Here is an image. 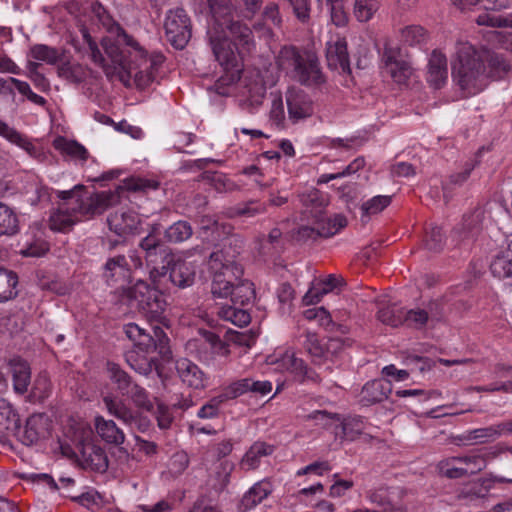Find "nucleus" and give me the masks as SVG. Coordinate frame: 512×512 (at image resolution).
<instances>
[{"mask_svg":"<svg viewBox=\"0 0 512 512\" xmlns=\"http://www.w3.org/2000/svg\"><path fill=\"white\" fill-rule=\"evenodd\" d=\"M211 20L207 28V40L215 60L229 74V81L240 78L242 71L241 49L249 50L253 43L252 30L235 19L231 0H208Z\"/></svg>","mask_w":512,"mask_h":512,"instance_id":"obj_1","label":"nucleus"},{"mask_svg":"<svg viewBox=\"0 0 512 512\" xmlns=\"http://www.w3.org/2000/svg\"><path fill=\"white\" fill-rule=\"evenodd\" d=\"M159 236L160 225L155 224L139 243L146 265L150 268L151 282L161 283V279L168 276L174 287L185 289L192 286L196 277L194 264L177 257Z\"/></svg>","mask_w":512,"mask_h":512,"instance_id":"obj_2","label":"nucleus"},{"mask_svg":"<svg viewBox=\"0 0 512 512\" xmlns=\"http://www.w3.org/2000/svg\"><path fill=\"white\" fill-rule=\"evenodd\" d=\"M451 76L463 98L482 92L488 86V76L480 49L468 42L458 43L451 63Z\"/></svg>","mask_w":512,"mask_h":512,"instance_id":"obj_3","label":"nucleus"},{"mask_svg":"<svg viewBox=\"0 0 512 512\" xmlns=\"http://www.w3.org/2000/svg\"><path fill=\"white\" fill-rule=\"evenodd\" d=\"M159 285L137 280L124 291V298L149 323L169 327L168 303Z\"/></svg>","mask_w":512,"mask_h":512,"instance_id":"obj_4","label":"nucleus"},{"mask_svg":"<svg viewBox=\"0 0 512 512\" xmlns=\"http://www.w3.org/2000/svg\"><path fill=\"white\" fill-rule=\"evenodd\" d=\"M276 64L294 81L307 87H318L326 82L318 58L309 52H301L295 46L280 49Z\"/></svg>","mask_w":512,"mask_h":512,"instance_id":"obj_5","label":"nucleus"},{"mask_svg":"<svg viewBox=\"0 0 512 512\" xmlns=\"http://www.w3.org/2000/svg\"><path fill=\"white\" fill-rule=\"evenodd\" d=\"M245 246V239L240 234H232L226 237L220 248L216 249L209 255L208 265L213 273L227 276H242L243 267L237 262L238 256L242 253Z\"/></svg>","mask_w":512,"mask_h":512,"instance_id":"obj_6","label":"nucleus"},{"mask_svg":"<svg viewBox=\"0 0 512 512\" xmlns=\"http://www.w3.org/2000/svg\"><path fill=\"white\" fill-rule=\"evenodd\" d=\"M105 374L113 388L122 396L131 399L134 405L147 412L153 410V402L146 389L140 386L118 363L107 361Z\"/></svg>","mask_w":512,"mask_h":512,"instance_id":"obj_7","label":"nucleus"},{"mask_svg":"<svg viewBox=\"0 0 512 512\" xmlns=\"http://www.w3.org/2000/svg\"><path fill=\"white\" fill-rule=\"evenodd\" d=\"M235 277L216 273L211 283V293L214 297L224 298L230 296L234 305L246 306L255 299V289L252 282Z\"/></svg>","mask_w":512,"mask_h":512,"instance_id":"obj_8","label":"nucleus"},{"mask_svg":"<svg viewBox=\"0 0 512 512\" xmlns=\"http://www.w3.org/2000/svg\"><path fill=\"white\" fill-rule=\"evenodd\" d=\"M124 333L134 344L137 351L145 354L157 351L160 356L167 357L171 354L169 338L164 332L161 324L153 326V335L136 323H128L123 327Z\"/></svg>","mask_w":512,"mask_h":512,"instance_id":"obj_9","label":"nucleus"},{"mask_svg":"<svg viewBox=\"0 0 512 512\" xmlns=\"http://www.w3.org/2000/svg\"><path fill=\"white\" fill-rule=\"evenodd\" d=\"M313 226L300 225L294 232L293 237L299 243L315 242L319 238H329L337 234L347 226V219L342 214H335L333 217L315 214Z\"/></svg>","mask_w":512,"mask_h":512,"instance_id":"obj_10","label":"nucleus"},{"mask_svg":"<svg viewBox=\"0 0 512 512\" xmlns=\"http://www.w3.org/2000/svg\"><path fill=\"white\" fill-rule=\"evenodd\" d=\"M167 41L177 50L184 49L192 37V22L183 8L167 11L164 20Z\"/></svg>","mask_w":512,"mask_h":512,"instance_id":"obj_11","label":"nucleus"},{"mask_svg":"<svg viewBox=\"0 0 512 512\" xmlns=\"http://www.w3.org/2000/svg\"><path fill=\"white\" fill-rule=\"evenodd\" d=\"M187 348L190 353L202 363L209 365L217 355L228 356L229 345L221 340L214 332L200 329L199 337L188 341Z\"/></svg>","mask_w":512,"mask_h":512,"instance_id":"obj_12","label":"nucleus"},{"mask_svg":"<svg viewBox=\"0 0 512 512\" xmlns=\"http://www.w3.org/2000/svg\"><path fill=\"white\" fill-rule=\"evenodd\" d=\"M410 490L401 486H387L381 484L366 492V498L381 508L379 512H407L405 498Z\"/></svg>","mask_w":512,"mask_h":512,"instance_id":"obj_13","label":"nucleus"},{"mask_svg":"<svg viewBox=\"0 0 512 512\" xmlns=\"http://www.w3.org/2000/svg\"><path fill=\"white\" fill-rule=\"evenodd\" d=\"M483 219L484 211L481 208H475L469 213L464 214L462 221L452 231L453 240L458 245L470 244L480 233Z\"/></svg>","mask_w":512,"mask_h":512,"instance_id":"obj_14","label":"nucleus"},{"mask_svg":"<svg viewBox=\"0 0 512 512\" xmlns=\"http://www.w3.org/2000/svg\"><path fill=\"white\" fill-rule=\"evenodd\" d=\"M119 195L112 191H101L91 194L87 198L77 199V208L80 216L90 218L100 215L110 206L118 202Z\"/></svg>","mask_w":512,"mask_h":512,"instance_id":"obj_15","label":"nucleus"},{"mask_svg":"<svg viewBox=\"0 0 512 512\" xmlns=\"http://www.w3.org/2000/svg\"><path fill=\"white\" fill-rule=\"evenodd\" d=\"M278 363L279 367L291 373L300 383L311 382L319 384L321 382L320 375L309 367L303 359L296 357L293 352L287 351Z\"/></svg>","mask_w":512,"mask_h":512,"instance_id":"obj_16","label":"nucleus"},{"mask_svg":"<svg viewBox=\"0 0 512 512\" xmlns=\"http://www.w3.org/2000/svg\"><path fill=\"white\" fill-rule=\"evenodd\" d=\"M175 369L177 376L185 386L194 390H203L208 386L209 377L190 359L176 360Z\"/></svg>","mask_w":512,"mask_h":512,"instance_id":"obj_17","label":"nucleus"},{"mask_svg":"<svg viewBox=\"0 0 512 512\" xmlns=\"http://www.w3.org/2000/svg\"><path fill=\"white\" fill-rule=\"evenodd\" d=\"M289 119L296 123L312 116L314 109L310 97L302 90L291 88L286 92Z\"/></svg>","mask_w":512,"mask_h":512,"instance_id":"obj_18","label":"nucleus"},{"mask_svg":"<svg viewBox=\"0 0 512 512\" xmlns=\"http://www.w3.org/2000/svg\"><path fill=\"white\" fill-rule=\"evenodd\" d=\"M327 65L332 70H341L342 73H351L347 41L337 36L326 44Z\"/></svg>","mask_w":512,"mask_h":512,"instance_id":"obj_19","label":"nucleus"},{"mask_svg":"<svg viewBox=\"0 0 512 512\" xmlns=\"http://www.w3.org/2000/svg\"><path fill=\"white\" fill-rule=\"evenodd\" d=\"M18 253L23 257H42L50 249L45 240L44 232L36 227H30L18 242Z\"/></svg>","mask_w":512,"mask_h":512,"instance_id":"obj_20","label":"nucleus"},{"mask_svg":"<svg viewBox=\"0 0 512 512\" xmlns=\"http://www.w3.org/2000/svg\"><path fill=\"white\" fill-rule=\"evenodd\" d=\"M97 17L105 30L109 34L114 35L118 42L123 43L124 46L129 47L133 51H138L141 55L146 53V49L132 35L128 34L104 8L97 12Z\"/></svg>","mask_w":512,"mask_h":512,"instance_id":"obj_21","label":"nucleus"},{"mask_svg":"<svg viewBox=\"0 0 512 512\" xmlns=\"http://www.w3.org/2000/svg\"><path fill=\"white\" fill-rule=\"evenodd\" d=\"M49 435V419L43 413L32 414L26 420L24 430L17 435L23 444L31 446Z\"/></svg>","mask_w":512,"mask_h":512,"instance_id":"obj_22","label":"nucleus"},{"mask_svg":"<svg viewBox=\"0 0 512 512\" xmlns=\"http://www.w3.org/2000/svg\"><path fill=\"white\" fill-rule=\"evenodd\" d=\"M76 449L85 464L92 470L103 473L108 469V457L104 449L91 440H79Z\"/></svg>","mask_w":512,"mask_h":512,"instance_id":"obj_23","label":"nucleus"},{"mask_svg":"<svg viewBox=\"0 0 512 512\" xmlns=\"http://www.w3.org/2000/svg\"><path fill=\"white\" fill-rule=\"evenodd\" d=\"M272 387V383L268 380H255L250 377L235 380L226 386L232 400L246 393L263 397L272 391Z\"/></svg>","mask_w":512,"mask_h":512,"instance_id":"obj_24","label":"nucleus"},{"mask_svg":"<svg viewBox=\"0 0 512 512\" xmlns=\"http://www.w3.org/2000/svg\"><path fill=\"white\" fill-rule=\"evenodd\" d=\"M495 483L512 484V478H506L492 474H490L488 477L479 478L464 485L458 493V498L469 500L484 498L489 494Z\"/></svg>","mask_w":512,"mask_h":512,"instance_id":"obj_25","label":"nucleus"},{"mask_svg":"<svg viewBox=\"0 0 512 512\" xmlns=\"http://www.w3.org/2000/svg\"><path fill=\"white\" fill-rule=\"evenodd\" d=\"M483 62L486 65L488 83L490 80H501L511 71V63L506 56L489 49H480Z\"/></svg>","mask_w":512,"mask_h":512,"instance_id":"obj_26","label":"nucleus"},{"mask_svg":"<svg viewBox=\"0 0 512 512\" xmlns=\"http://www.w3.org/2000/svg\"><path fill=\"white\" fill-rule=\"evenodd\" d=\"M391 392L392 383L389 380L374 379L363 386L359 402L362 406H371L386 400Z\"/></svg>","mask_w":512,"mask_h":512,"instance_id":"obj_27","label":"nucleus"},{"mask_svg":"<svg viewBox=\"0 0 512 512\" xmlns=\"http://www.w3.org/2000/svg\"><path fill=\"white\" fill-rule=\"evenodd\" d=\"M109 229L120 237L133 233L140 223L138 215L133 211H115L107 217Z\"/></svg>","mask_w":512,"mask_h":512,"instance_id":"obj_28","label":"nucleus"},{"mask_svg":"<svg viewBox=\"0 0 512 512\" xmlns=\"http://www.w3.org/2000/svg\"><path fill=\"white\" fill-rule=\"evenodd\" d=\"M448 78L446 56L434 50L428 61L427 82L435 89H440Z\"/></svg>","mask_w":512,"mask_h":512,"instance_id":"obj_29","label":"nucleus"},{"mask_svg":"<svg viewBox=\"0 0 512 512\" xmlns=\"http://www.w3.org/2000/svg\"><path fill=\"white\" fill-rule=\"evenodd\" d=\"M382 62L384 69L392 79L399 83H405L411 76V67L405 61L398 60L396 52L390 48H385L382 55Z\"/></svg>","mask_w":512,"mask_h":512,"instance_id":"obj_30","label":"nucleus"},{"mask_svg":"<svg viewBox=\"0 0 512 512\" xmlns=\"http://www.w3.org/2000/svg\"><path fill=\"white\" fill-rule=\"evenodd\" d=\"M9 366L15 393L19 395L27 393L31 385V369L29 364L20 358H14L10 360Z\"/></svg>","mask_w":512,"mask_h":512,"instance_id":"obj_31","label":"nucleus"},{"mask_svg":"<svg viewBox=\"0 0 512 512\" xmlns=\"http://www.w3.org/2000/svg\"><path fill=\"white\" fill-rule=\"evenodd\" d=\"M300 337L303 338L302 346L310 356L312 364L319 366L325 363L328 359L329 350L322 343L319 336L314 332L306 330Z\"/></svg>","mask_w":512,"mask_h":512,"instance_id":"obj_32","label":"nucleus"},{"mask_svg":"<svg viewBox=\"0 0 512 512\" xmlns=\"http://www.w3.org/2000/svg\"><path fill=\"white\" fill-rule=\"evenodd\" d=\"M79 212L76 207H68L62 204L56 212L51 214L49 226L51 230L58 232H67L72 226L80 220Z\"/></svg>","mask_w":512,"mask_h":512,"instance_id":"obj_33","label":"nucleus"},{"mask_svg":"<svg viewBox=\"0 0 512 512\" xmlns=\"http://www.w3.org/2000/svg\"><path fill=\"white\" fill-rule=\"evenodd\" d=\"M20 433V418L11 403L0 398V435H18Z\"/></svg>","mask_w":512,"mask_h":512,"instance_id":"obj_34","label":"nucleus"},{"mask_svg":"<svg viewBox=\"0 0 512 512\" xmlns=\"http://www.w3.org/2000/svg\"><path fill=\"white\" fill-rule=\"evenodd\" d=\"M344 280L334 274H330L325 279L321 280L317 285L310 288L303 297V302L306 305L317 304L321 298L332 292L334 289L343 285Z\"/></svg>","mask_w":512,"mask_h":512,"instance_id":"obj_35","label":"nucleus"},{"mask_svg":"<svg viewBox=\"0 0 512 512\" xmlns=\"http://www.w3.org/2000/svg\"><path fill=\"white\" fill-rule=\"evenodd\" d=\"M97 434L108 444L119 446L125 441V434L113 420H106L103 416H96L94 420Z\"/></svg>","mask_w":512,"mask_h":512,"instance_id":"obj_36","label":"nucleus"},{"mask_svg":"<svg viewBox=\"0 0 512 512\" xmlns=\"http://www.w3.org/2000/svg\"><path fill=\"white\" fill-rule=\"evenodd\" d=\"M271 484L260 481L255 483L242 497L239 505V512H248L260 504L271 493Z\"/></svg>","mask_w":512,"mask_h":512,"instance_id":"obj_37","label":"nucleus"},{"mask_svg":"<svg viewBox=\"0 0 512 512\" xmlns=\"http://www.w3.org/2000/svg\"><path fill=\"white\" fill-rule=\"evenodd\" d=\"M339 425L336 427L335 434L341 440L354 441L364 431V418L361 416L342 417L337 421Z\"/></svg>","mask_w":512,"mask_h":512,"instance_id":"obj_38","label":"nucleus"},{"mask_svg":"<svg viewBox=\"0 0 512 512\" xmlns=\"http://www.w3.org/2000/svg\"><path fill=\"white\" fill-rule=\"evenodd\" d=\"M129 263L125 255L107 259L103 267V277L108 285H114L129 272Z\"/></svg>","mask_w":512,"mask_h":512,"instance_id":"obj_39","label":"nucleus"},{"mask_svg":"<svg viewBox=\"0 0 512 512\" xmlns=\"http://www.w3.org/2000/svg\"><path fill=\"white\" fill-rule=\"evenodd\" d=\"M53 147L62 155L72 160L86 162L89 158L87 149L76 140H69L63 136H58L53 141Z\"/></svg>","mask_w":512,"mask_h":512,"instance_id":"obj_40","label":"nucleus"},{"mask_svg":"<svg viewBox=\"0 0 512 512\" xmlns=\"http://www.w3.org/2000/svg\"><path fill=\"white\" fill-rule=\"evenodd\" d=\"M127 364L137 373L148 376L153 370L158 369L159 361L157 358L148 357L145 353L131 350L125 354Z\"/></svg>","mask_w":512,"mask_h":512,"instance_id":"obj_41","label":"nucleus"},{"mask_svg":"<svg viewBox=\"0 0 512 512\" xmlns=\"http://www.w3.org/2000/svg\"><path fill=\"white\" fill-rule=\"evenodd\" d=\"M18 283L17 273L0 265V303L12 300L18 296Z\"/></svg>","mask_w":512,"mask_h":512,"instance_id":"obj_42","label":"nucleus"},{"mask_svg":"<svg viewBox=\"0 0 512 512\" xmlns=\"http://www.w3.org/2000/svg\"><path fill=\"white\" fill-rule=\"evenodd\" d=\"M274 452V446L266 442L256 441L244 454L240 465L246 470L258 467L261 457L269 456Z\"/></svg>","mask_w":512,"mask_h":512,"instance_id":"obj_43","label":"nucleus"},{"mask_svg":"<svg viewBox=\"0 0 512 512\" xmlns=\"http://www.w3.org/2000/svg\"><path fill=\"white\" fill-rule=\"evenodd\" d=\"M300 201L305 206L306 212L314 218L315 214L324 215V209L327 205L325 195L318 189L312 188L300 194Z\"/></svg>","mask_w":512,"mask_h":512,"instance_id":"obj_44","label":"nucleus"},{"mask_svg":"<svg viewBox=\"0 0 512 512\" xmlns=\"http://www.w3.org/2000/svg\"><path fill=\"white\" fill-rule=\"evenodd\" d=\"M103 403L109 414L121 420L125 425L133 419L134 410L122 398L107 395L103 397Z\"/></svg>","mask_w":512,"mask_h":512,"instance_id":"obj_45","label":"nucleus"},{"mask_svg":"<svg viewBox=\"0 0 512 512\" xmlns=\"http://www.w3.org/2000/svg\"><path fill=\"white\" fill-rule=\"evenodd\" d=\"M0 136L10 143L19 146L31 156H36L38 153L37 147L26 135L9 126L6 122L0 127Z\"/></svg>","mask_w":512,"mask_h":512,"instance_id":"obj_46","label":"nucleus"},{"mask_svg":"<svg viewBox=\"0 0 512 512\" xmlns=\"http://www.w3.org/2000/svg\"><path fill=\"white\" fill-rule=\"evenodd\" d=\"M19 230V218L14 209L0 202V237L14 236Z\"/></svg>","mask_w":512,"mask_h":512,"instance_id":"obj_47","label":"nucleus"},{"mask_svg":"<svg viewBox=\"0 0 512 512\" xmlns=\"http://www.w3.org/2000/svg\"><path fill=\"white\" fill-rule=\"evenodd\" d=\"M267 211V204L257 199H251L243 203H239L228 210L230 218L246 217L252 218Z\"/></svg>","mask_w":512,"mask_h":512,"instance_id":"obj_48","label":"nucleus"},{"mask_svg":"<svg viewBox=\"0 0 512 512\" xmlns=\"http://www.w3.org/2000/svg\"><path fill=\"white\" fill-rule=\"evenodd\" d=\"M217 316L231 322L235 326L244 327L251 322V316L247 309L238 308L236 305H223L218 308Z\"/></svg>","mask_w":512,"mask_h":512,"instance_id":"obj_49","label":"nucleus"},{"mask_svg":"<svg viewBox=\"0 0 512 512\" xmlns=\"http://www.w3.org/2000/svg\"><path fill=\"white\" fill-rule=\"evenodd\" d=\"M57 75L69 83L79 85L86 80L87 71L80 63L66 61L57 67Z\"/></svg>","mask_w":512,"mask_h":512,"instance_id":"obj_50","label":"nucleus"},{"mask_svg":"<svg viewBox=\"0 0 512 512\" xmlns=\"http://www.w3.org/2000/svg\"><path fill=\"white\" fill-rule=\"evenodd\" d=\"M193 235V228L190 222L186 220H179L171 224L164 231V238L168 243L179 244L188 239Z\"/></svg>","mask_w":512,"mask_h":512,"instance_id":"obj_51","label":"nucleus"},{"mask_svg":"<svg viewBox=\"0 0 512 512\" xmlns=\"http://www.w3.org/2000/svg\"><path fill=\"white\" fill-rule=\"evenodd\" d=\"M229 400L232 399L227 391V388L224 387L218 395L212 397L199 409L197 416L201 419L216 418L219 416L221 406Z\"/></svg>","mask_w":512,"mask_h":512,"instance_id":"obj_52","label":"nucleus"},{"mask_svg":"<svg viewBox=\"0 0 512 512\" xmlns=\"http://www.w3.org/2000/svg\"><path fill=\"white\" fill-rule=\"evenodd\" d=\"M490 271L494 277L499 279L512 278V257L506 250L501 251L493 258Z\"/></svg>","mask_w":512,"mask_h":512,"instance_id":"obj_53","label":"nucleus"},{"mask_svg":"<svg viewBox=\"0 0 512 512\" xmlns=\"http://www.w3.org/2000/svg\"><path fill=\"white\" fill-rule=\"evenodd\" d=\"M29 56L37 61H43L49 65H55L61 60L57 48L45 44H34L30 47Z\"/></svg>","mask_w":512,"mask_h":512,"instance_id":"obj_54","label":"nucleus"},{"mask_svg":"<svg viewBox=\"0 0 512 512\" xmlns=\"http://www.w3.org/2000/svg\"><path fill=\"white\" fill-rule=\"evenodd\" d=\"M377 318L383 324L398 327L403 325L404 308L397 307L396 305L382 307L377 312Z\"/></svg>","mask_w":512,"mask_h":512,"instance_id":"obj_55","label":"nucleus"},{"mask_svg":"<svg viewBox=\"0 0 512 512\" xmlns=\"http://www.w3.org/2000/svg\"><path fill=\"white\" fill-rule=\"evenodd\" d=\"M158 187L159 182L156 180L141 177H130L124 180L123 185L119 186L118 190L146 193L151 190H157Z\"/></svg>","mask_w":512,"mask_h":512,"instance_id":"obj_56","label":"nucleus"},{"mask_svg":"<svg viewBox=\"0 0 512 512\" xmlns=\"http://www.w3.org/2000/svg\"><path fill=\"white\" fill-rule=\"evenodd\" d=\"M380 7L379 0H355L353 13L359 22H367Z\"/></svg>","mask_w":512,"mask_h":512,"instance_id":"obj_57","label":"nucleus"},{"mask_svg":"<svg viewBox=\"0 0 512 512\" xmlns=\"http://www.w3.org/2000/svg\"><path fill=\"white\" fill-rule=\"evenodd\" d=\"M52 385L47 373L42 372L35 378L31 387L30 397L36 401H44L51 393Z\"/></svg>","mask_w":512,"mask_h":512,"instance_id":"obj_58","label":"nucleus"},{"mask_svg":"<svg viewBox=\"0 0 512 512\" xmlns=\"http://www.w3.org/2000/svg\"><path fill=\"white\" fill-rule=\"evenodd\" d=\"M203 178L208 180L214 189L220 193L233 191L237 187L225 174L218 171H206L203 173Z\"/></svg>","mask_w":512,"mask_h":512,"instance_id":"obj_59","label":"nucleus"},{"mask_svg":"<svg viewBox=\"0 0 512 512\" xmlns=\"http://www.w3.org/2000/svg\"><path fill=\"white\" fill-rule=\"evenodd\" d=\"M428 321L429 312H427L425 309H404L403 325H406L409 328L420 330L426 326Z\"/></svg>","mask_w":512,"mask_h":512,"instance_id":"obj_60","label":"nucleus"},{"mask_svg":"<svg viewBox=\"0 0 512 512\" xmlns=\"http://www.w3.org/2000/svg\"><path fill=\"white\" fill-rule=\"evenodd\" d=\"M497 438H499V433L495 425L470 430L462 437L463 440L476 443H486Z\"/></svg>","mask_w":512,"mask_h":512,"instance_id":"obj_61","label":"nucleus"},{"mask_svg":"<svg viewBox=\"0 0 512 512\" xmlns=\"http://www.w3.org/2000/svg\"><path fill=\"white\" fill-rule=\"evenodd\" d=\"M391 203V197L385 195L374 196L368 201L364 202L361 206L362 219L368 218L370 215H375L383 211Z\"/></svg>","mask_w":512,"mask_h":512,"instance_id":"obj_62","label":"nucleus"},{"mask_svg":"<svg viewBox=\"0 0 512 512\" xmlns=\"http://www.w3.org/2000/svg\"><path fill=\"white\" fill-rule=\"evenodd\" d=\"M271 95L273 99L269 113L270 121L277 128H284L285 110L282 95L280 93H272Z\"/></svg>","mask_w":512,"mask_h":512,"instance_id":"obj_63","label":"nucleus"},{"mask_svg":"<svg viewBox=\"0 0 512 512\" xmlns=\"http://www.w3.org/2000/svg\"><path fill=\"white\" fill-rule=\"evenodd\" d=\"M453 461H458L466 465L465 468L469 469V474H476L486 468V457L481 453H472L465 456L454 457Z\"/></svg>","mask_w":512,"mask_h":512,"instance_id":"obj_64","label":"nucleus"}]
</instances>
